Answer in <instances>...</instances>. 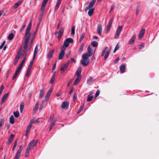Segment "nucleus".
I'll list each match as a JSON object with an SVG mask.
<instances>
[{"label":"nucleus","instance_id":"nucleus-43","mask_svg":"<svg viewBox=\"0 0 159 159\" xmlns=\"http://www.w3.org/2000/svg\"><path fill=\"white\" fill-rule=\"evenodd\" d=\"M20 50L19 49V51H18V55H17V56H16V57L15 58L16 60H18L20 58Z\"/></svg>","mask_w":159,"mask_h":159},{"label":"nucleus","instance_id":"nucleus-16","mask_svg":"<svg viewBox=\"0 0 159 159\" xmlns=\"http://www.w3.org/2000/svg\"><path fill=\"white\" fill-rule=\"evenodd\" d=\"M9 94V93H7L5 94L2 97L1 102V104H2L4 102V101L7 98V97L8 95Z\"/></svg>","mask_w":159,"mask_h":159},{"label":"nucleus","instance_id":"nucleus-52","mask_svg":"<svg viewBox=\"0 0 159 159\" xmlns=\"http://www.w3.org/2000/svg\"><path fill=\"white\" fill-rule=\"evenodd\" d=\"M17 145V141H16L14 143V145L13 146V148L12 150L13 151H14L15 149H16V146Z\"/></svg>","mask_w":159,"mask_h":159},{"label":"nucleus","instance_id":"nucleus-64","mask_svg":"<svg viewBox=\"0 0 159 159\" xmlns=\"http://www.w3.org/2000/svg\"><path fill=\"white\" fill-rule=\"evenodd\" d=\"M70 60H68L67 62L65 63V65H66L67 66H68L70 63Z\"/></svg>","mask_w":159,"mask_h":159},{"label":"nucleus","instance_id":"nucleus-44","mask_svg":"<svg viewBox=\"0 0 159 159\" xmlns=\"http://www.w3.org/2000/svg\"><path fill=\"white\" fill-rule=\"evenodd\" d=\"M44 7H42V6H41V10L42 11V14H41L39 16L41 17L43 16V14L44 11H45V8H44Z\"/></svg>","mask_w":159,"mask_h":159},{"label":"nucleus","instance_id":"nucleus-19","mask_svg":"<svg viewBox=\"0 0 159 159\" xmlns=\"http://www.w3.org/2000/svg\"><path fill=\"white\" fill-rule=\"evenodd\" d=\"M65 64L62 65L60 68V70L62 72L65 71L68 67Z\"/></svg>","mask_w":159,"mask_h":159},{"label":"nucleus","instance_id":"nucleus-11","mask_svg":"<svg viewBox=\"0 0 159 159\" xmlns=\"http://www.w3.org/2000/svg\"><path fill=\"white\" fill-rule=\"evenodd\" d=\"M145 31V29H142L140 31L139 35V39H141L143 37Z\"/></svg>","mask_w":159,"mask_h":159},{"label":"nucleus","instance_id":"nucleus-29","mask_svg":"<svg viewBox=\"0 0 159 159\" xmlns=\"http://www.w3.org/2000/svg\"><path fill=\"white\" fill-rule=\"evenodd\" d=\"M55 76H56V73H54L52 75V77L50 81V82L52 84L54 82V81L55 80Z\"/></svg>","mask_w":159,"mask_h":159},{"label":"nucleus","instance_id":"nucleus-32","mask_svg":"<svg viewBox=\"0 0 159 159\" xmlns=\"http://www.w3.org/2000/svg\"><path fill=\"white\" fill-rule=\"evenodd\" d=\"M81 78L79 77H77L74 83V85H76L80 81Z\"/></svg>","mask_w":159,"mask_h":159},{"label":"nucleus","instance_id":"nucleus-21","mask_svg":"<svg viewBox=\"0 0 159 159\" xmlns=\"http://www.w3.org/2000/svg\"><path fill=\"white\" fill-rule=\"evenodd\" d=\"M14 135L11 134L10 135V136L8 139V142L9 144H10L13 141L14 137Z\"/></svg>","mask_w":159,"mask_h":159},{"label":"nucleus","instance_id":"nucleus-26","mask_svg":"<svg viewBox=\"0 0 159 159\" xmlns=\"http://www.w3.org/2000/svg\"><path fill=\"white\" fill-rule=\"evenodd\" d=\"M22 1H20L18 2H17L14 5L13 7V8L15 9L17 8L22 3Z\"/></svg>","mask_w":159,"mask_h":159},{"label":"nucleus","instance_id":"nucleus-47","mask_svg":"<svg viewBox=\"0 0 159 159\" xmlns=\"http://www.w3.org/2000/svg\"><path fill=\"white\" fill-rule=\"evenodd\" d=\"M25 57L23 59V60L20 63V64L19 66H20L22 67L24 64V63L25 61Z\"/></svg>","mask_w":159,"mask_h":159},{"label":"nucleus","instance_id":"nucleus-34","mask_svg":"<svg viewBox=\"0 0 159 159\" xmlns=\"http://www.w3.org/2000/svg\"><path fill=\"white\" fill-rule=\"evenodd\" d=\"M91 45L94 47H96L98 46V43L95 41H93L92 42Z\"/></svg>","mask_w":159,"mask_h":159},{"label":"nucleus","instance_id":"nucleus-10","mask_svg":"<svg viewBox=\"0 0 159 159\" xmlns=\"http://www.w3.org/2000/svg\"><path fill=\"white\" fill-rule=\"evenodd\" d=\"M113 20V18H111L109 21L108 25L107 27V30L106 32V33H107L110 30L111 27L112 25Z\"/></svg>","mask_w":159,"mask_h":159},{"label":"nucleus","instance_id":"nucleus-48","mask_svg":"<svg viewBox=\"0 0 159 159\" xmlns=\"http://www.w3.org/2000/svg\"><path fill=\"white\" fill-rule=\"evenodd\" d=\"M85 34L84 33H82V34L81 35V36L80 37V42L81 41L83 40V39H84V38L85 37Z\"/></svg>","mask_w":159,"mask_h":159},{"label":"nucleus","instance_id":"nucleus-1","mask_svg":"<svg viewBox=\"0 0 159 159\" xmlns=\"http://www.w3.org/2000/svg\"><path fill=\"white\" fill-rule=\"evenodd\" d=\"M32 25V20H30L29 25L26 29V33L24 36V40H25V47H26L27 43L30 39V37L31 36V34L30 33V30L31 29V27Z\"/></svg>","mask_w":159,"mask_h":159},{"label":"nucleus","instance_id":"nucleus-28","mask_svg":"<svg viewBox=\"0 0 159 159\" xmlns=\"http://www.w3.org/2000/svg\"><path fill=\"white\" fill-rule=\"evenodd\" d=\"M44 89H42L40 91V93H39V98H42L43 96L44 93Z\"/></svg>","mask_w":159,"mask_h":159},{"label":"nucleus","instance_id":"nucleus-17","mask_svg":"<svg viewBox=\"0 0 159 159\" xmlns=\"http://www.w3.org/2000/svg\"><path fill=\"white\" fill-rule=\"evenodd\" d=\"M69 103L67 102H62L61 107L62 108H67L68 107Z\"/></svg>","mask_w":159,"mask_h":159},{"label":"nucleus","instance_id":"nucleus-46","mask_svg":"<svg viewBox=\"0 0 159 159\" xmlns=\"http://www.w3.org/2000/svg\"><path fill=\"white\" fill-rule=\"evenodd\" d=\"M48 0H43L42 6L45 7Z\"/></svg>","mask_w":159,"mask_h":159},{"label":"nucleus","instance_id":"nucleus-63","mask_svg":"<svg viewBox=\"0 0 159 159\" xmlns=\"http://www.w3.org/2000/svg\"><path fill=\"white\" fill-rule=\"evenodd\" d=\"M139 10H140V9H139V8H137V10H136V15H137V14H138L139 11Z\"/></svg>","mask_w":159,"mask_h":159},{"label":"nucleus","instance_id":"nucleus-13","mask_svg":"<svg viewBox=\"0 0 159 159\" xmlns=\"http://www.w3.org/2000/svg\"><path fill=\"white\" fill-rule=\"evenodd\" d=\"M63 28H61L60 29L59 31L58 32L59 35L58 36V39L59 40H60L61 37L63 34Z\"/></svg>","mask_w":159,"mask_h":159},{"label":"nucleus","instance_id":"nucleus-15","mask_svg":"<svg viewBox=\"0 0 159 159\" xmlns=\"http://www.w3.org/2000/svg\"><path fill=\"white\" fill-rule=\"evenodd\" d=\"M93 51L92 48H91L90 46H89L88 48V54L87 53V56L88 57L91 56L93 55Z\"/></svg>","mask_w":159,"mask_h":159},{"label":"nucleus","instance_id":"nucleus-2","mask_svg":"<svg viewBox=\"0 0 159 159\" xmlns=\"http://www.w3.org/2000/svg\"><path fill=\"white\" fill-rule=\"evenodd\" d=\"M96 0H92L89 3V6L86 7L85 8V11H87L88 9L89 10L88 12V14L90 16H91L93 14L94 9L92 8L94 6Z\"/></svg>","mask_w":159,"mask_h":159},{"label":"nucleus","instance_id":"nucleus-55","mask_svg":"<svg viewBox=\"0 0 159 159\" xmlns=\"http://www.w3.org/2000/svg\"><path fill=\"white\" fill-rule=\"evenodd\" d=\"M83 106L81 107H80V109L77 111V113H80L83 110Z\"/></svg>","mask_w":159,"mask_h":159},{"label":"nucleus","instance_id":"nucleus-45","mask_svg":"<svg viewBox=\"0 0 159 159\" xmlns=\"http://www.w3.org/2000/svg\"><path fill=\"white\" fill-rule=\"evenodd\" d=\"M38 45H37L35 48L34 54H37V53L38 52Z\"/></svg>","mask_w":159,"mask_h":159},{"label":"nucleus","instance_id":"nucleus-30","mask_svg":"<svg viewBox=\"0 0 159 159\" xmlns=\"http://www.w3.org/2000/svg\"><path fill=\"white\" fill-rule=\"evenodd\" d=\"M39 102L37 101L34 109V113H35L39 108Z\"/></svg>","mask_w":159,"mask_h":159},{"label":"nucleus","instance_id":"nucleus-51","mask_svg":"<svg viewBox=\"0 0 159 159\" xmlns=\"http://www.w3.org/2000/svg\"><path fill=\"white\" fill-rule=\"evenodd\" d=\"M19 73L16 72V71H15V74H14L13 77H12V79L13 80H14V79H15L17 76V75H18V74Z\"/></svg>","mask_w":159,"mask_h":159},{"label":"nucleus","instance_id":"nucleus-36","mask_svg":"<svg viewBox=\"0 0 159 159\" xmlns=\"http://www.w3.org/2000/svg\"><path fill=\"white\" fill-rule=\"evenodd\" d=\"M14 116L16 118L18 117L19 115L20 114L18 111H16V112H13Z\"/></svg>","mask_w":159,"mask_h":159},{"label":"nucleus","instance_id":"nucleus-25","mask_svg":"<svg viewBox=\"0 0 159 159\" xmlns=\"http://www.w3.org/2000/svg\"><path fill=\"white\" fill-rule=\"evenodd\" d=\"M32 68V67L28 66L27 70L26 75L27 76H29L30 74V70Z\"/></svg>","mask_w":159,"mask_h":159},{"label":"nucleus","instance_id":"nucleus-58","mask_svg":"<svg viewBox=\"0 0 159 159\" xmlns=\"http://www.w3.org/2000/svg\"><path fill=\"white\" fill-rule=\"evenodd\" d=\"M33 62H34V61H33V60H32L30 63V64L29 66V67H32V65L33 63Z\"/></svg>","mask_w":159,"mask_h":159},{"label":"nucleus","instance_id":"nucleus-4","mask_svg":"<svg viewBox=\"0 0 159 159\" xmlns=\"http://www.w3.org/2000/svg\"><path fill=\"white\" fill-rule=\"evenodd\" d=\"M73 39L70 38L66 39L61 48H62L63 49L65 50L66 48L69 46L70 43L73 42Z\"/></svg>","mask_w":159,"mask_h":159},{"label":"nucleus","instance_id":"nucleus-39","mask_svg":"<svg viewBox=\"0 0 159 159\" xmlns=\"http://www.w3.org/2000/svg\"><path fill=\"white\" fill-rule=\"evenodd\" d=\"M51 94V93L49 92H48L45 96V100H47L49 99V97L50 95Z\"/></svg>","mask_w":159,"mask_h":159},{"label":"nucleus","instance_id":"nucleus-5","mask_svg":"<svg viewBox=\"0 0 159 159\" xmlns=\"http://www.w3.org/2000/svg\"><path fill=\"white\" fill-rule=\"evenodd\" d=\"M110 51V49L108 48L107 47H106L103 49L102 52L101 56H103L105 53V55L104 57V60H105L107 59L109 54Z\"/></svg>","mask_w":159,"mask_h":159},{"label":"nucleus","instance_id":"nucleus-9","mask_svg":"<svg viewBox=\"0 0 159 159\" xmlns=\"http://www.w3.org/2000/svg\"><path fill=\"white\" fill-rule=\"evenodd\" d=\"M61 51L58 57V59L61 60L63 58L64 56L65 52L64 49H63L62 48H61Z\"/></svg>","mask_w":159,"mask_h":159},{"label":"nucleus","instance_id":"nucleus-49","mask_svg":"<svg viewBox=\"0 0 159 159\" xmlns=\"http://www.w3.org/2000/svg\"><path fill=\"white\" fill-rule=\"evenodd\" d=\"M99 93H100V91L99 90H97V92L96 93V94H95V98H96L98 96V95H99Z\"/></svg>","mask_w":159,"mask_h":159},{"label":"nucleus","instance_id":"nucleus-57","mask_svg":"<svg viewBox=\"0 0 159 159\" xmlns=\"http://www.w3.org/2000/svg\"><path fill=\"white\" fill-rule=\"evenodd\" d=\"M53 119H54V116H53V115H52L51 117H50V118H49V119L48 120V121L49 122H51L53 120Z\"/></svg>","mask_w":159,"mask_h":159},{"label":"nucleus","instance_id":"nucleus-14","mask_svg":"<svg viewBox=\"0 0 159 159\" xmlns=\"http://www.w3.org/2000/svg\"><path fill=\"white\" fill-rule=\"evenodd\" d=\"M97 31L99 35L101 36L102 31V26L101 24H99L98 25Z\"/></svg>","mask_w":159,"mask_h":159},{"label":"nucleus","instance_id":"nucleus-8","mask_svg":"<svg viewBox=\"0 0 159 159\" xmlns=\"http://www.w3.org/2000/svg\"><path fill=\"white\" fill-rule=\"evenodd\" d=\"M37 142L38 141L37 140H33L29 143L28 146L31 148H33L36 146L37 144Z\"/></svg>","mask_w":159,"mask_h":159},{"label":"nucleus","instance_id":"nucleus-56","mask_svg":"<svg viewBox=\"0 0 159 159\" xmlns=\"http://www.w3.org/2000/svg\"><path fill=\"white\" fill-rule=\"evenodd\" d=\"M26 25L25 24H24L23 25L22 28L20 30V31L22 32L24 30L25 28V27H26Z\"/></svg>","mask_w":159,"mask_h":159},{"label":"nucleus","instance_id":"nucleus-7","mask_svg":"<svg viewBox=\"0 0 159 159\" xmlns=\"http://www.w3.org/2000/svg\"><path fill=\"white\" fill-rule=\"evenodd\" d=\"M122 26H119L116 31V34L115 36V38H118L119 36L121 31L122 29Z\"/></svg>","mask_w":159,"mask_h":159},{"label":"nucleus","instance_id":"nucleus-40","mask_svg":"<svg viewBox=\"0 0 159 159\" xmlns=\"http://www.w3.org/2000/svg\"><path fill=\"white\" fill-rule=\"evenodd\" d=\"M14 37V34L12 33H11L8 37V39L9 40H11L13 39Z\"/></svg>","mask_w":159,"mask_h":159},{"label":"nucleus","instance_id":"nucleus-53","mask_svg":"<svg viewBox=\"0 0 159 159\" xmlns=\"http://www.w3.org/2000/svg\"><path fill=\"white\" fill-rule=\"evenodd\" d=\"M119 48V46L118 45V44H117V45H116V46L114 50V51H113L114 53H115L116 52V50L118 49Z\"/></svg>","mask_w":159,"mask_h":159},{"label":"nucleus","instance_id":"nucleus-38","mask_svg":"<svg viewBox=\"0 0 159 159\" xmlns=\"http://www.w3.org/2000/svg\"><path fill=\"white\" fill-rule=\"evenodd\" d=\"M75 26H73L72 27L71 30V34L72 35H74L75 34Z\"/></svg>","mask_w":159,"mask_h":159},{"label":"nucleus","instance_id":"nucleus-61","mask_svg":"<svg viewBox=\"0 0 159 159\" xmlns=\"http://www.w3.org/2000/svg\"><path fill=\"white\" fill-rule=\"evenodd\" d=\"M4 121V120L3 119H1L0 120V126H1L3 122Z\"/></svg>","mask_w":159,"mask_h":159},{"label":"nucleus","instance_id":"nucleus-18","mask_svg":"<svg viewBox=\"0 0 159 159\" xmlns=\"http://www.w3.org/2000/svg\"><path fill=\"white\" fill-rule=\"evenodd\" d=\"M136 35L135 34H134L132 38L130 40L128 44H133L134 42V41L135 39L136 38Z\"/></svg>","mask_w":159,"mask_h":159},{"label":"nucleus","instance_id":"nucleus-22","mask_svg":"<svg viewBox=\"0 0 159 159\" xmlns=\"http://www.w3.org/2000/svg\"><path fill=\"white\" fill-rule=\"evenodd\" d=\"M120 69L121 73H124L125 70V65L124 64H121L120 66Z\"/></svg>","mask_w":159,"mask_h":159},{"label":"nucleus","instance_id":"nucleus-27","mask_svg":"<svg viewBox=\"0 0 159 159\" xmlns=\"http://www.w3.org/2000/svg\"><path fill=\"white\" fill-rule=\"evenodd\" d=\"M57 121V120H55L52 122V123L50 127V128H49V130H51V129H52L53 128V127L54 126L55 123H56V122Z\"/></svg>","mask_w":159,"mask_h":159},{"label":"nucleus","instance_id":"nucleus-50","mask_svg":"<svg viewBox=\"0 0 159 159\" xmlns=\"http://www.w3.org/2000/svg\"><path fill=\"white\" fill-rule=\"evenodd\" d=\"M22 67L19 66V67L16 69V71L19 73V71L21 70Z\"/></svg>","mask_w":159,"mask_h":159},{"label":"nucleus","instance_id":"nucleus-41","mask_svg":"<svg viewBox=\"0 0 159 159\" xmlns=\"http://www.w3.org/2000/svg\"><path fill=\"white\" fill-rule=\"evenodd\" d=\"M32 125H31V124H29V125H28L26 131V132L27 133L29 132L32 126Z\"/></svg>","mask_w":159,"mask_h":159},{"label":"nucleus","instance_id":"nucleus-54","mask_svg":"<svg viewBox=\"0 0 159 159\" xmlns=\"http://www.w3.org/2000/svg\"><path fill=\"white\" fill-rule=\"evenodd\" d=\"M31 148H30L29 146H28V147H27V149H26V152L25 153H29V152H30V149Z\"/></svg>","mask_w":159,"mask_h":159},{"label":"nucleus","instance_id":"nucleus-33","mask_svg":"<svg viewBox=\"0 0 159 159\" xmlns=\"http://www.w3.org/2000/svg\"><path fill=\"white\" fill-rule=\"evenodd\" d=\"M84 46V43H83L81 45L80 48L78 50V52L79 53H80L81 52L83 51V49Z\"/></svg>","mask_w":159,"mask_h":159},{"label":"nucleus","instance_id":"nucleus-60","mask_svg":"<svg viewBox=\"0 0 159 159\" xmlns=\"http://www.w3.org/2000/svg\"><path fill=\"white\" fill-rule=\"evenodd\" d=\"M114 5H112L111 6V9H110V11H109V13H111V12L112 11L113 9V8H114Z\"/></svg>","mask_w":159,"mask_h":159},{"label":"nucleus","instance_id":"nucleus-31","mask_svg":"<svg viewBox=\"0 0 159 159\" xmlns=\"http://www.w3.org/2000/svg\"><path fill=\"white\" fill-rule=\"evenodd\" d=\"M15 120L14 117L13 115H12L11 116L10 118V122L11 124H13L14 123Z\"/></svg>","mask_w":159,"mask_h":159},{"label":"nucleus","instance_id":"nucleus-62","mask_svg":"<svg viewBox=\"0 0 159 159\" xmlns=\"http://www.w3.org/2000/svg\"><path fill=\"white\" fill-rule=\"evenodd\" d=\"M119 60V59L118 58H116L114 61V63L115 64Z\"/></svg>","mask_w":159,"mask_h":159},{"label":"nucleus","instance_id":"nucleus-37","mask_svg":"<svg viewBox=\"0 0 159 159\" xmlns=\"http://www.w3.org/2000/svg\"><path fill=\"white\" fill-rule=\"evenodd\" d=\"M93 96H90V95H89L87 97V100L88 102L91 101L93 99Z\"/></svg>","mask_w":159,"mask_h":159},{"label":"nucleus","instance_id":"nucleus-23","mask_svg":"<svg viewBox=\"0 0 159 159\" xmlns=\"http://www.w3.org/2000/svg\"><path fill=\"white\" fill-rule=\"evenodd\" d=\"M61 0H58L54 8L55 10L56 11L58 9L61 3Z\"/></svg>","mask_w":159,"mask_h":159},{"label":"nucleus","instance_id":"nucleus-35","mask_svg":"<svg viewBox=\"0 0 159 159\" xmlns=\"http://www.w3.org/2000/svg\"><path fill=\"white\" fill-rule=\"evenodd\" d=\"M93 81V79L92 77H90L87 80L88 83L90 84L92 83Z\"/></svg>","mask_w":159,"mask_h":159},{"label":"nucleus","instance_id":"nucleus-24","mask_svg":"<svg viewBox=\"0 0 159 159\" xmlns=\"http://www.w3.org/2000/svg\"><path fill=\"white\" fill-rule=\"evenodd\" d=\"M81 69H78L76 73V75L78 77H80L81 78V76L80 75L81 73Z\"/></svg>","mask_w":159,"mask_h":159},{"label":"nucleus","instance_id":"nucleus-3","mask_svg":"<svg viewBox=\"0 0 159 159\" xmlns=\"http://www.w3.org/2000/svg\"><path fill=\"white\" fill-rule=\"evenodd\" d=\"M83 60H81V63L84 66H86L88 65L89 62V59L87 57V53L84 54L82 56Z\"/></svg>","mask_w":159,"mask_h":159},{"label":"nucleus","instance_id":"nucleus-59","mask_svg":"<svg viewBox=\"0 0 159 159\" xmlns=\"http://www.w3.org/2000/svg\"><path fill=\"white\" fill-rule=\"evenodd\" d=\"M139 49L140 50L142 49L143 48V43H142L141 44H140V45H139Z\"/></svg>","mask_w":159,"mask_h":159},{"label":"nucleus","instance_id":"nucleus-12","mask_svg":"<svg viewBox=\"0 0 159 159\" xmlns=\"http://www.w3.org/2000/svg\"><path fill=\"white\" fill-rule=\"evenodd\" d=\"M54 49H52L48 53L47 56L48 59H50L52 57V55L54 53Z\"/></svg>","mask_w":159,"mask_h":159},{"label":"nucleus","instance_id":"nucleus-42","mask_svg":"<svg viewBox=\"0 0 159 159\" xmlns=\"http://www.w3.org/2000/svg\"><path fill=\"white\" fill-rule=\"evenodd\" d=\"M24 108V103H21L20 105V110L21 112L23 111Z\"/></svg>","mask_w":159,"mask_h":159},{"label":"nucleus","instance_id":"nucleus-6","mask_svg":"<svg viewBox=\"0 0 159 159\" xmlns=\"http://www.w3.org/2000/svg\"><path fill=\"white\" fill-rule=\"evenodd\" d=\"M28 43H27L26 46V47H25V41H24V50L23 51V52L22 53V54L23 55H25V57H26L27 52V51H29L30 49V48L28 46Z\"/></svg>","mask_w":159,"mask_h":159},{"label":"nucleus","instance_id":"nucleus-20","mask_svg":"<svg viewBox=\"0 0 159 159\" xmlns=\"http://www.w3.org/2000/svg\"><path fill=\"white\" fill-rule=\"evenodd\" d=\"M22 150V146H21L20 148L18 150V151L17 152L15 156L16 157H17L20 158V154Z\"/></svg>","mask_w":159,"mask_h":159}]
</instances>
